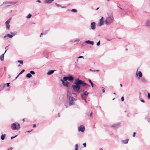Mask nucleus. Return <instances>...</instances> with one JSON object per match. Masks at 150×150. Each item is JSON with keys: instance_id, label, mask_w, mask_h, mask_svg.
Segmentation results:
<instances>
[{"instance_id": "4c0bfd02", "label": "nucleus", "mask_w": 150, "mask_h": 150, "mask_svg": "<svg viewBox=\"0 0 150 150\" xmlns=\"http://www.w3.org/2000/svg\"><path fill=\"white\" fill-rule=\"evenodd\" d=\"M78 58H83V56H79V57H78Z\"/></svg>"}, {"instance_id": "6ab92c4d", "label": "nucleus", "mask_w": 150, "mask_h": 150, "mask_svg": "<svg viewBox=\"0 0 150 150\" xmlns=\"http://www.w3.org/2000/svg\"><path fill=\"white\" fill-rule=\"evenodd\" d=\"M89 94V92H87V91H85V92H84V93L82 94L84 95V96H87Z\"/></svg>"}, {"instance_id": "39448f33", "label": "nucleus", "mask_w": 150, "mask_h": 150, "mask_svg": "<svg viewBox=\"0 0 150 150\" xmlns=\"http://www.w3.org/2000/svg\"><path fill=\"white\" fill-rule=\"evenodd\" d=\"M11 19V17L9 18L5 22L6 29V30H9L10 28V26L9 23Z\"/></svg>"}, {"instance_id": "0e129e2a", "label": "nucleus", "mask_w": 150, "mask_h": 150, "mask_svg": "<svg viewBox=\"0 0 150 150\" xmlns=\"http://www.w3.org/2000/svg\"><path fill=\"white\" fill-rule=\"evenodd\" d=\"M20 66V64H18V67H19V66Z\"/></svg>"}, {"instance_id": "de8ad7c7", "label": "nucleus", "mask_w": 150, "mask_h": 150, "mask_svg": "<svg viewBox=\"0 0 150 150\" xmlns=\"http://www.w3.org/2000/svg\"><path fill=\"white\" fill-rule=\"evenodd\" d=\"M44 33V35H46L47 34V31H46V32H45V33Z\"/></svg>"}, {"instance_id": "a18cd8bd", "label": "nucleus", "mask_w": 150, "mask_h": 150, "mask_svg": "<svg viewBox=\"0 0 150 150\" xmlns=\"http://www.w3.org/2000/svg\"><path fill=\"white\" fill-rule=\"evenodd\" d=\"M141 101L142 102H143V103H144V100H141Z\"/></svg>"}, {"instance_id": "cd10ccee", "label": "nucleus", "mask_w": 150, "mask_h": 150, "mask_svg": "<svg viewBox=\"0 0 150 150\" xmlns=\"http://www.w3.org/2000/svg\"><path fill=\"white\" fill-rule=\"evenodd\" d=\"M25 71L24 69L22 70L20 72L19 74V75H20L23 73Z\"/></svg>"}, {"instance_id": "b1692460", "label": "nucleus", "mask_w": 150, "mask_h": 150, "mask_svg": "<svg viewBox=\"0 0 150 150\" xmlns=\"http://www.w3.org/2000/svg\"><path fill=\"white\" fill-rule=\"evenodd\" d=\"M88 81H89V82L91 83V85L92 87V88H93L94 87L93 83L91 81V80L90 79L88 80Z\"/></svg>"}, {"instance_id": "a211bd4d", "label": "nucleus", "mask_w": 150, "mask_h": 150, "mask_svg": "<svg viewBox=\"0 0 150 150\" xmlns=\"http://www.w3.org/2000/svg\"><path fill=\"white\" fill-rule=\"evenodd\" d=\"M81 98L83 99L84 100H86V99L87 98V96H84L82 94H81Z\"/></svg>"}, {"instance_id": "4d7b16f0", "label": "nucleus", "mask_w": 150, "mask_h": 150, "mask_svg": "<svg viewBox=\"0 0 150 150\" xmlns=\"http://www.w3.org/2000/svg\"><path fill=\"white\" fill-rule=\"evenodd\" d=\"M120 86L121 87H122V84H120Z\"/></svg>"}, {"instance_id": "774afa93", "label": "nucleus", "mask_w": 150, "mask_h": 150, "mask_svg": "<svg viewBox=\"0 0 150 150\" xmlns=\"http://www.w3.org/2000/svg\"><path fill=\"white\" fill-rule=\"evenodd\" d=\"M100 150H103V149H100Z\"/></svg>"}, {"instance_id": "f704fd0d", "label": "nucleus", "mask_w": 150, "mask_h": 150, "mask_svg": "<svg viewBox=\"0 0 150 150\" xmlns=\"http://www.w3.org/2000/svg\"><path fill=\"white\" fill-rule=\"evenodd\" d=\"M83 146L84 147H86V144L85 143L83 144Z\"/></svg>"}, {"instance_id": "ddd939ff", "label": "nucleus", "mask_w": 150, "mask_h": 150, "mask_svg": "<svg viewBox=\"0 0 150 150\" xmlns=\"http://www.w3.org/2000/svg\"><path fill=\"white\" fill-rule=\"evenodd\" d=\"M7 51V50H6L4 53L2 54L0 56V59L1 60V61H3L4 60V54L6 52V51Z\"/></svg>"}, {"instance_id": "a878e982", "label": "nucleus", "mask_w": 150, "mask_h": 150, "mask_svg": "<svg viewBox=\"0 0 150 150\" xmlns=\"http://www.w3.org/2000/svg\"><path fill=\"white\" fill-rule=\"evenodd\" d=\"M32 16V15L31 14H29L27 16H26V18H30Z\"/></svg>"}, {"instance_id": "7c9ffc66", "label": "nucleus", "mask_w": 150, "mask_h": 150, "mask_svg": "<svg viewBox=\"0 0 150 150\" xmlns=\"http://www.w3.org/2000/svg\"><path fill=\"white\" fill-rule=\"evenodd\" d=\"M100 44V41L99 40L98 42L97 43L96 45L97 46H99Z\"/></svg>"}, {"instance_id": "58836bf2", "label": "nucleus", "mask_w": 150, "mask_h": 150, "mask_svg": "<svg viewBox=\"0 0 150 150\" xmlns=\"http://www.w3.org/2000/svg\"><path fill=\"white\" fill-rule=\"evenodd\" d=\"M10 83H6V84L7 85V86L9 87L10 86H9V84Z\"/></svg>"}, {"instance_id": "09e8293b", "label": "nucleus", "mask_w": 150, "mask_h": 150, "mask_svg": "<svg viewBox=\"0 0 150 150\" xmlns=\"http://www.w3.org/2000/svg\"><path fill=\"white\" fill-rule=\"evenodd\" d=\"M44 33V35H46L47 34V31H46V32H45V33Z\"/></svg>"}, {"instance_id": "f257e3e1", "label": "nucleus", "mask_w": 150, "mask_h": 150, "mask_svg": "<svg viewBox=\"0 0 150 150\" xmlns=\"http://www.w3.org/2000/svg\"><path fill=\"white\" fill-rule=\"evenodd\" d=\"M75 85H72V86L74 91L77 92H79L81 86L84 87L86 86H88L84 81L79 80V78L75 80Z\"/></svg>"}, {"instance_id": "2f4dec72", "label": "nucleus", "mask_w": 150, "mask_h": 150, "mask_svg": "<svg viewBox=\"0 0 150 150\" xmlns=\"http://www.w3.org/2000/svg\"><path fill=\"white\" fill-rule=\"evenodd\" d=\"M148 94V99H149L150 98V94L149 93H147Z\"/></svg>"}, {"instance_id": "864d4df0", "label": "nucleus", "mask_w": 150, "mask_h": 150, "mask_svg": "<svg viewBox=\"0 0 150 150\" xmlns=\"http://www.w3.org/2000/svg\"><path fill=\"white\" fill-rule=\"evenodd\" d=\"M44 33H41L40 35H44Z\"/></svg>"}, {"instance_id": "393cba45", "label": "nucleus", "mask_w": 150, "mask_h": 150, "mask_svg": "<svg viewBox=\"0 0 150 150\" xmlns=\"http://www.w3.org/2000/svg\"><path fill=\"white\" fill-rule=\"evenodd\" d=\"M64 81H66L68 80V77L65 76L63 77V79H62Z\"/></svg>"}, {"instance_id": "680f3d73", "label": "nucleus", "mask_w": 150, "mask_h": 150, "mask_svg": "<svg viewBox=\"0 0 150 150\" xmlns=\"http://www.w3.org/2000/svg\"><path fill=\"white\" fill-rule=\"evenodd\" d=\"M65 7H62V8H64Z\"/></svg>"}, {"instance_id": "72a5a7b5", "label": "nucleus", "mask_w": 150, "mask_h": 150, "mask_svg": "<svg viewBox=\"0 0 150 150\" xmlns=\"http://www.w3.org/2000/svg\"><path fill=\"white\" fill-rule=\"evenodd\" d=\"M55 4L58 7H60L61 6L59 4H57V3H55Z\"/></svg>"}, {"instance_id": "f03ea898", "label": "nucleus", "mask_w": 150, "mask_h": 150, "mask_svg": "<svg viewBox=\"0 0 150 150\" xmlns=\"http://www.w3.org/2000/svg\"><path fill=\"white\" fill-rule=\"evenodd\" d=\"M75 94V93H71L68 91L67 92V97H69V105L70 106L74 105L75 103L74 101L76 100V99L75 98H74L72 96V94Z\"/></svg>"}, {"instance_id": "37998d69", "label": "nucleus", "mask_w": 150, "mask_h": 150, "mask_svg": "<svg viewBox=\"0 0 150 150\" xmlns=\"http://www.w3.org/2000/svg\"><path fill=\"white\" fill-rule=\"evenodd\" d=\"M92 114H93V112H91L90 114V116L91 117L92 115Z\"/></svg>"}, {"instance_id": "5fc2aeb1", "label": "nucleus", "mask_w": 150, "mask_h": 150, "mask_svg": "<svg viewBox=\"0 0 150 150\" xmlns=\"http://www.w3.org/2000/svg\"><path fill=\"white\" fill-rule=\"evenodd\" d=\"M19 74L18 75V76H16V79L19 76Z\"/></svg>"}, {"instance_id": "c756f323", "label": "nucleus", "mask_w": 150, "mask_h": 150, "mask_svg": "<svg viewBox=\"0 0 150 150\" xmlns=\"http://www.w3.org/2000/svg\"><path fill=\"white\" fill-rule=\"evenodd\" d=\"M71 11L72 12H76L77 11V10L75 9H73L71 10Z\"/></svg>"}, {"instance_id": "c85d7f7f", "label": "nucleus", "mask_w": 150, "mask_h": 150, "mask_svg": "<svg viewBox=\"0 0 150 150\" xmlns=\"http://www.w3.org/2000/svg\"><path fill=\"white\" fill-rule=\"evenodd\" d=\"M75 150H78V145L77 144H76L75 146Z\"/></svg>"}, {"instance_id": "1a4fd4ad", "label": "nucleus", "mask_w": 150, "mask_h": 150, "mask_svg": "<svg viewBox=\"0 0 150 150\" xmlns=\"http://www.w3.org/2000/svg\"><path fill=\"white\" fill-rule=\"evenodd\" d=\"M103 18L102 17L101 18L100 20L99 23L98 24V25L100 26H101L104 24V21H103Z\"/></svg>"}, {"instance_id": "f8f14e48", "label": "nucleus", "mask_w": 150, "mask_h": 150, "mask_svg": "<svg viewBox=\"0 0 150 150\" xmlns=\"http://www.w3.org/2000/svg\"><path fill=\"white\" fill-rule=\"evenodd\" d=\"M68 77V80L69 81H72L74 79V78L72 76L70 75Z\"/></svg>"}, {"instance_id": "4be33fe9", "label": "nucleus", "mask_w": 150, "mask_h": 150, "mask_svg": "<svg viewBox=\"0 0 150 150\" xmlns=\"http://www.w3.org/2000/svg\"><path fill=\"white\" fill-rule=\"evenodd\" d=\"M32 75L31 74L28 73L26 75V76L27 78H30L32 77Z\"/></svg>"}, {"instance_id": "6e6552de", "label": "nucleus", "mask_w": 150, "mask_h": 150, "mask_svg": "<svg viewBox=\"0 0 150 150\" xmlns=\"http://www.w3.org/2000/svg\"><path fill=\"white\" fill-rule=\"evenodd\" d=\"M85 130V127L83 125H80L78 127V131L79 132H83Z\"/></svg>"}, {"instance_id": "6e6d98bb", "label": "nucleus", "mask_w": 150, "mask_h": 150, "mask_svg": "<svg viewBox=\"0 0 150 150\" xmlns=\"http://www.w3.org/2000/svg\"><path fill=\"white\" fill-rule=\"evenodd\" d=\"M99 7H98V8H96V10H97L99 9Z\"/></svg>"}, {"instance_id": "79ce46f5", "label": "nucleus", "mask_w": 150, "mask_h": 150, "mask_svg": "<svg viewBox=\"0 0 150 150\" xmlns=\"http://www.w3.org/2000/svg\"><path fill=\"white\" fill-rule=\"evenodd\" d=\"M13 149V148H10L8 149L7 150H12Z\"/></svg>"}, {"instance_id": "f3484780", "label": "nucleus", "mask_w": 150, "mask_h": 150, "mask_svg": "<svg viewBox=\"0 0 150 150\" xmlns=\"http://www.w3.org/2000/svg\"><path fill=\"white\" fill-rule=\"evenodd\" d=\"M54 70L50 71L47 72V74L48 75H50L54 73Z\"/></svg>"}, {"instance_id": "ea45409f", "label": "nucleus", "mask_w": 150, "mask_h": 150, "mask_svg": "<svg viewBox=\"0 0 150 150\" xmlns=\"http://www.w3.org/2000/svg\"><path fill=\"white\" fill-rule=\"evenodd\" d=\"M79 40H75L74 41V42H78L79 41Z\"/></svg>"}, {"instance_id": "bb28decb", "label": "nucleus", "mask_w": 150, "mask_h": 150, "mask_svg": "<svg viewBox=\"0 0 150 150\" xmlns=\"http://www.w3.org/2000/svg\"><path fill=\"white\" fill-rule=\"evenodd\" d=\"M18 62L19 63H20L21 64H23V61L22 60H18Z\"/></svg>"}, {"instance_id": "412c9836", "label": "nucleus", "mask_w": 150, "mask_h": 150, "mask_svg": "<svg viewBox=\"0 0 150 150\" xmlns=\"http://www.w3.org/2000/svg\"><path fill=\"white\" fill-rule=\"evenodd\" d=\"M128 139H126L125 140H122V142L124 144H126L128 143Z\"/></svg>"}, {"instance_id": "052dcab7", "label": "nucleus", "mask_w": 150, "mask_h": 150, "mask_svg": "<svg viewBox=\"0 0 150 150\" xmlns=\"http://www.w3.org/2000/svg\"><path fill=\"white\" fill-rule=\"evenodd\" d=\"M76 62H78V59H77Z\"/></svg>"}, {"instance_id": "bf43d9fd", "label": "nucleus", "mask_w": 150, "mask_h": 150, "mask_svg": "<svg viewBox=\"0 0 150 150\" xmlns=\"http://www.w3.org/2000/svg\"><path fill=\"white\" fill-rule=\"evenodd\" d=\"M137 73H136V74H137Z\"/></svg>"}, {"instance_id": "49530a36", "label": "nucleus", "mask_w": 150, "mask_h": 150, "mask_svg": "<svg viewBox=\"0 0 150 150\" xmlns=\"http://www.w3.org/2000/svg\"><path fill=\"white\" fill-rule=\"evenodd\" d=\"M36 127V125L35 124L34 125H33V128H34V127Z\"/></svg>"}, {"instance_id": "423d86ee", "label": "nucleus", "mask_w": 150, "mask_h": 150, "mask_svg": "<svg viewBox=\"0 0 150 150\" xmlns=\"http://www.w3.org/2000/svg\"><path fill=\"white\" fill-rule=\"evenodd\" d=\"M16 4V2H6L3 3V5L6 6H11V4Z\"/></svg>"}, {"instance_id": "338daca9", "label": "nucleus", "mask_w": 150, "mask_h": 150, "mask_svg": "<svg viewBox=\"0 0 150 150\" xmlns=\"http://www.w3.org/2000/svg\"><path fill=\"white\" fill-rule=\"evenodd\" d=\"M113 94H115V93H113Z\"/></svg>"}, {"instance_id": "20e7f679", "label": "nucleus", "mask_w": 150, "mask_h": 150, "mask_svg": "<svg viewBox=\"0 0 150 150\" xmlns=\"http://www.w3.org/2000/svg\"><path fill=\"white\" fill-rule=\"evenodd\" d=\"M11 128L13 130H18L20 128V125L18 123L15 122L11 125Z\"/></svg>"}, {"instance_id": "c03bdc74", "label": "nucleus", "mask_w": 150, "mask_h": 150, "mask_svg": "<svg viewBox=\"0 0 150 150\" xmlns=\"http://www.w3.org/2000/svg\"><path fill=\"white\" fill-rule=\"evenodd\" d=\"M135 134H136V133L135 132H134L133 133V137H135Z\"/></svg>"}, {"instance_id": "7ed1b4c3", "label": "nucleus", "mask_w": 150, "mask_h": 150, "mask_svg": "<svg viewBox=\"0 0 150 150\" xmlns=\"http://www.w3.org/2000/svg\"><path fill=\"white\" fill-rule=\"evenodd\" d=\"M114 18L112 16H109L106 17L104 20V23L107 25H110L114 21Z\"/></svg>"}, {"instance_id": "e433bc0d", "label": "nucleus", "mask_w": 150, "mask_h": 150, "mask_svg": "<svg viewBox=\"0 0 150 150\" xmlns=\"http://www.w3.org/2000/svg\"><path fill=\"white\" fill-rule=\"evenodd\" d=\"M121 100L122 101H123L124 100V98L123 96H122V97H121Z\"/></svg>"}, {"instance_id": "5701e85b", "label": "nucleus", "mask_w": 150, "mask_h": 150, "mask_svg": "<svg viewBox=\"0 0 150 150\" xmlns=\"http://www.w3.org/2000/svg\"><path fill=\"white\" fill-rule=\"evenodd\" d=\"M139 76L140 77H141L142 76V73L140 71H139L138 72Z\"/></svg>"}, {"instance_id": "e2e57ef3", "label": "nucleus", "mask_w": 150, "mask_h": 150, "mask_svg": "<svg viewBox=\"0 0 150 150\" xmlns=\"http://www.w3.org/2000/svg\"><path fill=\"white\" fill-rule=\"evenodd\" d=\"M85 101L86 103L87 102L86 101V100H85Z\"/></svg>"}, {"instance_id": "8fccbe9b", "label": "nucleus", "mask_w": 150, "mask_h": 150, "mask_svg": "<svg viewBox=\"0 0 150 150\" xmlns=\"http://www.w3.org/2000/svg\"><path fill=\"white\" fill-rule=\"evenodd\" d=\"M94 71H99V70H94Z\"/></svg>"}, {"instance_id": "0eeeda50", "label": "nucleus", "mask_w": 150, "mask_h": 150, "mask_svg": "<svg viewBox=\"0 0 150 150\" xmlns=\"http://www.w3.org/2000/svg\"><path fill=\"white\" fill-rule=\"evenodd\" d=\"M10 33L11 34H6L5 36H4V38H5L6 37H8L10 38H11L13 37L16 33H15L13 32H11Z\"/></svg>"}, {"instance_id": "603ef678", "label": "nucleus", "mask_w": 150, "mask_h": 150, "mask_svg": "<svg viewBox=\"0 0 150 150\" xmlns=\"http://www.w3.org/2000/svg\"><path fill=\"white\" fill-rule=\"evenodd\" d=\"M90 71H92L93 72H95V71H94V70H92L91 69H90Z\"/></svg>"}, {"instance_id": "c9c22d12", "label": "nucleus", "mask_w": 150, "mask_h": 150, "mask_svg": "<svg viewBox=\"0 0 150 150\" xmlns=\"http://www.w3.org/2000/svg\"><path fill=\"white\" fill-rule=\"evenodd\" d=\"M17 136V135H16L14 137H11V139H12L13 138H15Z\"/></svg>"}, {"instance_id": "dca6fc26", "label": "nucleus", "mask_w": 150, "mask_h": 150, "mask_svg": "<svg viewBox=\"0 0 150 150\" xmlns=\"http://www.w3.org/2000/svg\"><path fill=\"white\" fill-rule=\"evenodd\" d=\"M85 42L87 44H90L92 45H93L94 44V42L92 41H90L89 40L86 41Z\"/></svg>"}, {"instance_id": "3c124183", "label": "nucleus", "mask_w": 150, "mask_h": 150, "mask_svg": "<svg viewBox=\"0 0 150 150\" xmlns=\"http://www.w3.org/2000/svg\"><path fill=\"white\" fill-rule=\"evenodd\" d=\"M102 91L103 93H104L105 92V90L104 89H103L102 90Z\"/></svg>"}, {"instance_id": "69168bd1", "label": "nucleus", "mask_w": 150, "mask_h": 150, "mask_svg": "<svg viewBox=\"0 0 150 150\" xmlns=\"http://www.w3.org/2000/svg\"><path fill=\"white\" fill-rule=\"evenodd\" d=\"M31 132V131H28V132Z\"/></svg>"}, {"instance_id": "9d476101", "label": "nucleus", "mask_w": 150, "mask_h": 150, "mask_svg": "<svg viewBox=\"0 0 150 150\" xmlns=\"http://www.w3.org/2000/svg\"><path fill=\"white\" fill-rule=\"evenodd\" d=\"M91 28V29L94 30L96 28V23L93 22L91 23L90 25Z\"/></svg>"}, {"instance_id": "aec40b11", "label": "nucleus", "mask_w": 150, "mask_h": 150, "mask_svg": "<svg viewBox=\"0 0 150 150\" xmlns=\"http://www.w3.org/2000/svg\"><path fill=\"white\" fill-rule=\"evenodd\" d=\"M6 136V134H4L2 135L1 137V139L2 140H4L5 139Z\"/></svg>"}, {"instance_id": "473e14b6", "label": "nucleus", "mask_w": 150, "mask_h": 150, "mask_svg": "<svg viewBox=\"0 0 150 150\" xmlns=\"http://www.w3.org/2000/svg\"><path fill=\"white\" fill-rule=\"evenodd\" d=\"M30 73L31 74H35V72L33 71H30Z\"/></svg>"}, {"instance_id": "4468645a", "label": "nucleus", "mask_w": 150, "mask_h": 150, "mask_svg": "<svg viewBox=\"0 0 150 150\" xmlns=\"http://www.w3.org/2000/svg\"><path fill=\"white\" fill-rule=\"evenodd\" d=\"M146 26L150 28V22L149 20H147L146 21Z\"/></svg>"}, {"instance_id": "2eb2a0df", "label": "nucleus", "mask_w": 150, "mask_h": 150, "mask_svg": "<svg viewBox=\"0 0 150 150\" xmlns=\"http://www.w3.org/2000/svg\"><path fill=\"white\" fill-rule=\"evenodd\" d=\"M119 125L118 124H115L111 126V127L115 128H117L119 127Z\"/></svg>"}, {"instance_id": "13d9d810", "label": "nucleus", "mask_w": 150, "mask_h": 150, "mask_svg": "<svg viewBox=\"0 0 150 150\" xmlns=\"http://www.w3.org/2000/svg\"><path fill=\"white\" fill-rule=\"evenodd\" d=\"M23 122H24V121L25 120H24V119H23Z\"/></svg>"}, {"instance_id": "9b49d317", "label": "nucleus", "mask_w": 150, "mask_h": 150, "mask_svg": "<svg viewBox=\"0 0 150 150\" xmlns=\"http://www.w3.org/2000/svg\"><path fill=\"white\" fill-rule=\"evenodd\" d=\"M61 81H62V84L63 85L67 87H68L69 86V82L68 81H66L64 82V81L62 80V79H61Z\"/></svg>"}, {"instance_id": "a19ab883", "label": "nucleus", "mask_w": 150, "mask_h": 150, "mask_svg": "<svg viewBox=\"0 0 150 150\" xmlns=\"http://www.w3.org/2000/svg\"><path fill=\"white\" fill-rule=\"evenodd\" d=\"M36 2H39L40 3H41V1L40 0H38L36 1Z\"/></svg>"}]
</instances>
